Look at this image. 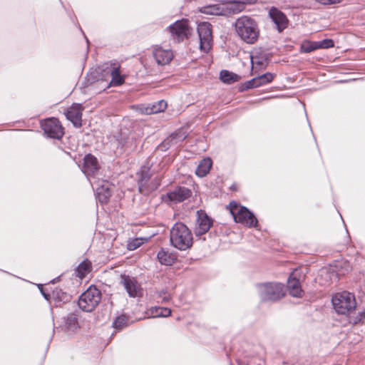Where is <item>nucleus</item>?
Returning <instances> with one entry per match:
<instances>
[{
    "label": "nucleus",
    "mask_w": 365,
    "mask_h": 365,
    "mask_svg": "<svg viewBox=\"0 0 365 365\" xmlns=\"http://www.w3.org/2000/svg\"><path fill=\"white\" fill-rule=\"evenodd\" d=\"M170 242L176 249L181 251L187 250L192 246V233L185 224L177 222L170 230Z\"/></svg>",
    "instance_id": "nucleus-1"
},
{
    "label": "nucleus",
    "mask_w": 365,
    "mask_h": 365,
    "mask_svg": "<svg viewBox=\"0 0 365 365\" xmlns=\"http://www.w3.org/2000/svg\"><path fill=\"white\" fill-rule=\"evenodd\" d=\"M237 35L247 43H254L258 39L259 30L257 22L251 17L242 16L235 24Z\"/></svg>",
    "instance_id": "nucleus-2"
},
{
    "label": "nucleus",
    "mask_w": 365,
    "mask_h": 365,
    "mask_svg": "<svg viewBox=\"0 0 365 365\" xmlns=\"http://www.w3.org/2000/svg\"><path fill=\"white\" fill-rule=\"evenodd\" d=\"M258 295L262 302H275L285 295L283 284L279 282H264L256 285Z\"/></svg>",
    "instance_id": "nucleus-3"
},
{
    "label": "nucleus",
    "mask_w": 365,
    "mask_h": 365,
    "mask_svg": "<svg viewBox=\"0 0 365 365\" xmlns=\"http://www.w3.org/2000/svg\"><path fill=\"white\" fill-rule=\"evenodd\" d=\"M331 301L335 311L340 314H350L356 308L354 295L348 292L336 293Z\"/></svg>",
    "instance_id": "nucleus-4"
},
{
    "label": "nucleus",
    "mask_w": 365,
    "mask_h": 365,
    "mask_svg": "<svg viewBox=\"0 0 365 365\" xmlns=\"http://www.w3.org/2000/svg\"><path fill=\"white\" fill-rule=\"evenodd\" d=\"M101 301V292L95 286H90L79 297L78 306L84 312L93 311Z\"/></svg>",
    "instance_id": "nucleus-5"
},
{
    "label": "nucleus",
    "mask_w": 365,
    "mask_h": 365,
    "mask_svg": "<svg viewBox=\"0 0 365 365\" xmlns=\"http://www.w3.org/2000/svg\"><path fill=\"white\" fill-rule=\"evenodd\" d=\"M229 210L235 222L250 227L257 226V218L247 207L240 206L235 202H231Z\"/></svg>",
    "instance_id": "nucleus-6"
},
{
    "label": "nucleus",
    "mask_w": 365,
    "mask_h": 365,
    "mask_svg": "<svg viewBox=\"0 0 365 365\" xmlns=\"http://www.w3.org/2000/svg\"><path fill=\"white\" fill-rule=\"evenodd\" d=\"M160 185V179L155 177L151 179L149 168L141 170V176L138 182L139 191L143 195H148L157 190Z\"/></svg>",
    "instance_id": "nucleus-7"
},
{
    "label": "nucleus",
    "mask_w": 365,
    "mask_h": 365,
    "mask_svg": "<svg viewBox=\"0 0 365 365\" xmlns=\"http://www.w3.org/2000/svg\"><path fill=\"white\" fill-rule=\"evenodd\" d=\"M197 33L200 38V48L207 53L212 46V25L208 22H202L197 26Z\"/></svg>",
    "instance_id": "nucleus-8"
},
{
    "label": "nucleus",
    "mask_w": 365,
    "mask_h": 365,
    "mask_svg": "<svg viewBox=\"0 0 365 365\" xmlns=\"http://www.w3.org/2000/svg\"><path fill=\"white\" fill-rule=\"evenodd\" d=\"M169 31L173 38L177 42H180L185 38H188V36L190 34L188 21L186 19L177 21L169 26Z\"/></svg>",
    "instance_id": "nucleus-9"
},
{
    "label": "nucleus",
    "mask_w": 365,
    "mask_h": 365,
    "mask_svg": "<svg viewBox=\"0 0 365 365\" xmlns=\"http://www.w3.org/2000/svg\"><path fill=\"white\" fill-rule=\"evenodd\" d=\"M44 133L50 138L60 139L64 134L63 128L56 118L46 120L41 125Z\"/></svg>",
    "instance_id": "nucleus-10"
},
{
    "label": "nucleus",
    "mask_w": 365,
    "mask_h": 365,
    "mask_svg": "<svg viewBox=\"0 0 365 365\" xmlns=\"http://www.w3.org/2000/svg\"><path fill=\"white\" fill-rule=\"evenodd\" d=\"M212 225V220L203 211L197 212V219L194 228V232L197 237H200L207 233Z\"/></svg>",
    "instance_id": "nucleus-11"
},
{
    "label": "nucleus",
    "mask_w": 365,
    "mask_h": 365,
    "mask_svg": "<svg viewBox=\"0 0 365 365\" xmlns=\"http://www.w3.org/2000/svg\"><path fill=\"white\" fill-rule=\"evenodd\" d=\"M120 284L123 285L130 297H138L142 295L140 284L134 277L123 274L120 275Z\"/></svg>",
    "instance_id": "nucleus-12"
},
{
    "label": "nucleus",
    "mask_w": 365,
    "mask_h": 365,
    "mask_svg": "<svg viewBox=\"0 0 365 365\" xmlns=\"http://www.w3.org/2000/svg\"><path fill=\"white\" fill-rule=\"evenodd\" d=\"M83 107L81 104L73 103L69 107L66 113V118L70 120L75 127L79 128L82 125V112Z\"/></svg>",
    "instance_id": "nucleus-13"
},
{
    "label": "nucleus",
    "mask_w": 365,
    "mask_h": 365,
    "mask_svg": "<svg viewBox=\"0 0 365 365\" xmlns=\"http://www.w3.org/2000/svg\"><path fill=\"white\" fill-rule=\"evenodd\" d=\"M99 168L98 160L95 156L88 154L84 157L82 171L87 177L94 175Z\"/></svg>",
    "instance_id": "nucleus-14"
},
{
    "label": "nucleus",
    "mask_w": 365,
    "mask_h": 365,
    "mask_svg": "<svg viewBox=\"0 0 365 365\" xmlns=\"http://www.w3.org/2000/svg\"><path fill=\"white\" fill-rule=\"evenodd\" d=\"M153 56L156 63L160 66L168 64L173 58V53L171 50L163 49L160 46H155L153 48Z\"/></svg>",
    "instance_id": "nucleus-15"
},
{
    "label": "nucleus",
    "mask_w": 365,
    "mask_h": 365,
    "mask_svg": "<svg viewBox=\"0 0 365 365\" xmlns=\"http://www.w3.org/2000/svg\"><path fill=\"white\" fill-rule=\"evenodd\" d=\"M269 14L279 31H283L287 26L288 19L281 11L272 8Z\"/></svg>",
    "instance_id": "nucleus-16"
},
{
    "label": "nucleus",
    "mask_w": 365,
    "mask_h": 365,
    "mask_svg": "<svg viewBox=\"0 0 365 365\" xmlns=\"http://www.w3.org/2000/svg\"><path fill=\"white\" fill-rule=\"evenodd\" d=\"M191 195V190L185 187H178L168 193V197L175 203L181 202Z\"/></svg>",
    "instance_id": "nucleus-17"
},
{
    "label": "nucleus",
    "mask_w": 365,
    "mask_h": 365,
    "mask_svg": "<svg viewBox=\"0 0 365 365\" xmlns=\"http://www.w3.org/2000/svg\"><path fill=\"white\" fill-rule=\"evenodd\" d=\"M287 289L290 295L294 297H301L302 289L299 279L290 276L287 281Z\"/></svg>",
    "instance_id": "nucleus-18"
},
{
    "label": "nucleus",
    "mask_w": 365,
    "mask_h": 365,
    "mask_svg": "<svg viewBox=\"0 0 365 365\" xmlns=\"http://www.w3.org/2000/svg\"><path fill=\"white\" fill-rule=\"evenodd\" d=\"M267 54H262L259 51H255L251 55V63L252 65V69L265 68L267 64Z\"/></svg>",
    "instance_id": "nucleus-19"
},
{
    "label": "nucleus",
    "mask_w": 365,
    "mask_h": 365,
    "mask_svg": "<svg viewBox=\"0 0 365 365\" xmlns=\"http://www.w3.org/2000/svg\"><path fill=\"white\" fill-rule=\"evenodd\" d=\"M109 72L112 77L110 83L113 86H120L124 83V77L120 75V66L118 63H111Z\"/></svg>",
    "instance_id": "nucleus-20"
},
{
    "label": "nucleus",
    "mask_w": 365,
    "mask_h": 365,
    "mask_svg": "<svg viewBox=\"0 0 365 365\" xmlns=\"http://www.w3.org/2000/svg\"><path fill=\"white\" fill-rule=\"evenodd\" d=\"M199 11L205 14L225 16L224 4H212L202 6Z\"/></svg>",
    "instance_id": "nucleus-21"
},
{
    "label": "nucleus",
    "mask_w": 365,
    "mask_h": 365,
    "mask_svg": "<svg viewBox=\"0 0 365 365\" xmlns=\"http://www.w3.org/2000/svg\"><path fill=\"white\" fill-rule=\"evenodd\" d=\"M245 8V4L240 1H235L232 3L224 4L225 16H226L238 14L244 11Z\"/></svg>",
    "instance_id": "nucleus-22"
},
{
    "label": "nucleus",
    "mask_w": 365,
    "mask_h": 365,
    "mask_svg": "<svg viewBox=\"0 0 365 365\" xmlns=\"http://www.w3.org/2000/svg\"><path fill=\"white\" fill-rule=\"evenodd\" d=\"M185 138L186 135L185 133L181 130L177 131L172 133L163 141V146L165 148L177 144L178 143L182 141L184 139H185Z\"/></svg>",
    "instance_id": "nucleus-23"
},
{
    "label": "nucleus",
    "mask_w": 365,
    "mask_h": 365,
    "mask_svg": "<svg viewBox=\"0 0 365 365\" xmlns=\"http://www.w3.org/2000/svg\"><path fill=\"white\" fill-rule=\"evenodd\" d=\"M212 165V163L210 158L202 160L196 169V175L201 178L205 176L209 173Z\"/></svg>",
    "instance_id": "nucleus-24"
},
{
    "label": "nucleus",
    "mask_w": 365,
    "mask_h": 365,
    "mask_svg": "<svg viewBox=\"0 0 365 365\" xmlns=\"http://www.w3.org/2000/svg\"><path fill=\"white\" fill-rule=\"evenodd\" d=\"M220 78L222 82L230 84L238 81L240 77L235 73L227 70H222L220 71Z\"/></svg>",
    "instance_id": "nucleus-25"
},
{
    "label": "nucleus",
    "mask_w": 365,
    "mask_h": 365,
    "mask_svg": "<svg viewBox=\"0 0 365 365\" xmlns=\"http://www.w3.org/2000/svg\"><path fill=\"white\" fill-rule=\"evenodd\" d=\"M97 197L101 203H106L111 196V191L108 186L102 185L97 188Z\"/></svg>",
    "instance_id": "nucleus-26"
},
{
    "label": "nucleus",
    "mask_w": 365,
    "mask_h": 365,
    "mask_svg": "<svg viewBox=\"0 0 365 365\" xmlns=\"http://www.w3.org/2000/svg\"><path fill=\"white\" fill-rule=\"evenodd\" d=\"M91 262L88 260L83 261L76 269V276L83 279L91 271Z\"/></svg>",
    "instance_id": "nucleus-27"
},
{
    "label": "nucleus",
    "mask_w": 365,
    "mask_h": 365,
    "mask_svg": "<svg viewBox=\"0 0 365 365\" xmlns=\"http://www.w3.org/2000/svg\"><path fill=\"white\" fill-rule=\"evenodd\" d=\"M158 259L161 264L165 265H171L175 262V258L163 250L158 252Z\"/></svg>",
    "instance_id": "nucleus-28"
},
{
    "label": "nucleus",
    "mask_w": 365,
    "mask_h": 365,
    "mask_svg": "<svg viewBox=\"0 0 365 365\" xmlns=\"http://www.w3.org/2000/svg\"><path fill=\"white\" fill-rule=\"evenodd\" d=\"M66 327L68 330L74 331L78 327V319L76 314H70L66 321Z\"/></svg>",
    "instance_id": "nucleus-29"
},
{
    "label": "nucleus",
    "mask_w": 365,
    "mask_h": 365,
    "mask_svg": "<svg viewBox=\"0 0 365 365\" xmlns=\"http://www.w3.org/2000/svg\"><path fill=\"white\" fill-rule=\"evenodd\" d=\"M259 87L272 81L274 75L271 73H266L255 78Z\"/></svg>",
    "instance_id": "nucleus-30"
},
{
    "label": "nucleus",
    "mask_w": 365,
    "mask_h": 365,
    "mask_svg": "<svg viewBox=\"0 0 365 365\" xmlns=\"http://www.w3.org/2000/svg\"><path fill=\"white\" fill-rule=\"evenodd\" d=\"M302 51L305 53H309L314 50H317L319 48V43L318 41H309L307 43H304L302 45Z\"/></svg>",
    "instance_id": "nucleus-31"
},
{
    "label": "nucleus",
    "mask_w": 365,
    "mask_h": 365,
    "mask_svg": "<svg viewBox=\"0 0 365 365\" xmlns=\"http://www.w3.org/2000/svg\"><path fill=\"white\" fill-rule=\"evenodd\" d=\"M128 319L125 316L121 315L115 319L113 322V327L115 329H122L127 325Z\"/></svg>",
    "instance_id": "nucleus-32"
},
{
    "label": "nucleus",
    "mask_w": 365,
    "mask_h": 365,
    "mask_svg": "<svg viewBox=\"0 0 365 365\" xmlns=\"http://www.w3.org/2000/svg\"><path fill=\"white\" fill-rule=\"evenodd\" d=\"M167 107V103L166 101L162 100L156 103L153 106V108H151V113H158L164 111V110Z\"/></svg>",
    "instance_id": "nucleus-33"
},
{
    "label": "nucleus",
    "mask_w": 365,
    "mask_h": 365,
    "mask_svg": "<svg viewBox=\"0 0 365 365\" xmlns=\"http://www.w3.org/2000/svg\"><path fill=\"white\" fill-rule=\"evenodd\" d=\"M155 317H166L170 315L171 310L168 308L156 307L155 309Z\"/></svg>",
    "instance_id": "nucleus-34"
},
{
    "label": "nucleus",
    "mask_w": 365,
    "mask_h": 365,
    "mask_svg": "<svg viewBox=\"0 0 365 365\" xmlns=\"http://www.w3.org/2000/svg\"><path fill=\"white\" fill-rule=\"evenodd\" d=\"M319 48H329L334 47V41L331 39H324L318 41Z\"/></svg>",
    "instance_id": "nucleus-35"
},
{
    "label": "nucleus",
    "mask_w": 365,
    "mask_h": 365,
    "mask_svg": "<svg viewBox=\"0 0 365 365\" xmlns=\"http://www.w3.org/2000/svg\"><path fill=\"white\" fill-rule=\"evenodd\" d=\"M259 87L258 84H257L255 78H252L244 84V88L243 89H250L253 88H257Z\"/></svg>",
    "instance_id": "nucleus-36"
},
{
    "label": "nucleus",
    "mask_w": 365,
    "mask_h": 365,
    "mask_svg": "<svg viewBox=\"0 0 365 365\" xmlns=\"http://www.w3.org/2000/svg\"><path fill=\"white\" fill-rule=\"evenodd\" d=\"M140 240L136 238L128 244V248L131 250H135L140 245Z\"/></svg>",
    "instance_id": "nucleus-37"
},
{
    "label": "nucleus",
    "mask_w": 365,
    "mask_h": 365,
    "mask_svg": "<svg viewBox=\"0 0 365 365\" xmlns=\"http://www.w3.org/2000/svg\"><path fill=\"white\" fill-rule=\"evenodd\" d=\"M323 5H331L340 3L342 0H316Z\"/></svg>",
    "instance_id": "nucleus-38"
},
{
    "label": "nucleus",
    "mask_w": 365,
    "mask_h": 365,
    "mask_svg": "<svg viewBox=\"0 0 365 365\" xmlns=\"http://www.w3.org/2000/svg\"><path fill=\"white\" fill-rule=\"evenodd\" d=\"M170 299V296H165L163 297L164 301H168Z\"/></svg>",
    "instance_id": "nucleus-39"
},
{
    "label": "nucleus",
    "mask_w": 365,
    "mask_h": 365,
    "mask_svg": "<svg viewBox=\"0 0 365 365\" xmlns=\"http://www.w3.org/2000/svg\"><path fill=\"white\" fill-rule=\"evenodd\" d=\"M43 296H44V297H45L46 299H48V297H49V295H48V294H46L45 293H43Z\"/></svg>",
    "instance_id": "nucleus-40"
},
{
    "label": "nucleus",
    "mask_w": 365,
    "mask_h": 365,
    "mask_svg": "<svg viewBox=\"0 0 365 365\" xmlns=\"http://www.w3.org/2000/svg\"><path fill=\"white\" fill-rule=\"evenodd\" d=\"M363 317V314L361 315L360 319H359V321H361V317Z\"/></svg>",
    "instance_id": "nucleus-41"
}]
</instances>
